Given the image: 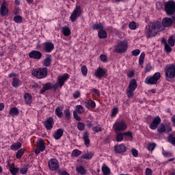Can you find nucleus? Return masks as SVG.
Segmentation results:
<instances>
[{
    "label": "nucleus",
    "instance_id": "nucleus-42",
    "mask_svg": "<svg viewBox=\"0 0 175 175\" xmlns=\"http://www.w3.org/2000/svg\"><path fill=\"white\" fill-rule=\"evenodd\" d=\"M79 155H81V151L77 149L74 150L71 154V157H75L76 158H77V157H79Z\"/></svg>",
    "mask_w": 175,
    "mask_h": 175
},
{
    "label": "nucleus",
    "instance_id": "nucleus-10",
    "mask_svg": "<svg viewBox=\"0 0 175 175\" xmlns=\"http://www.w3.org/2000/svg\"><path fill=\"white\" fill-rule=\"evenodd\" d=\"M50 170L55 171L59 169V162L56 159H51L48 163Z\"/></svg>",
    "mask_w": 175,
    "mask_h": 175
},
{
    "label": "nucleus",
    "instance_id": "nucleus-6",
    "mask_svg": "<svg viewBox=\"0 0 175 175\" xmlns=\"http://www.w3.org/2000/svg\"><path fill=\"white\" fill-rule=\"evenodd\" d=\"M161 79V73L156 72L152 76L147 77L145 79V83L150 85H154L158 83V80Z\"/></svg>",
    "mask_w": 175,
    "mask_h": 175
},
{
    "label": "nucleus",
    "instance_id": "nucleus-54",
    "mask_svg": "<svg viewBox=\"0 0 175 175\" xmlns=\"http://www.w3.org/2000/svg\"><path fill=\"white\" fill-rule=\"evenodd\" d=\"M92 131L93 132H94V133H98V132H102V127L100 126H94L92 128Z\"/></svg>",
    "mask_w": 175,
    "mask_h": 175
},
{
    "label": "nucleus",
    "instance_id": "nucleus-49",
    "mask_svg": "<svg viewBox=\"0 0 175 175\" xmlns=\"http://www.w3.org/2000/svg\"><path fill=\"white\" fill-rule=\"evenodd\" d=\"M27 172H28V166L27 165L20 169L21 174H27Z\"/></svg>",
    "mask_w": 175,
    "mask_h": 175
},
{
    "label": "nucleus",
    "instance_id": "nucleus-60",
    "mask_svg": "<svg viewBox=\"0 0 175 175\" xmlns=\"http://www.w3.org/2000/svg\"><path fill=\"white\" fill-rule=\"evenodd\" d=\"M73 98L75 99H77V98H80V92L79 91H76L74 94H73Z\"/></svg>",
    "mask_w": 175,
    "mask_h": 175
},
{
    "label": "nucleus",
    "instance_id": "nucleus-14",
    "mask_svg": "<svg viewBox=\"0 0 175 175\" xmlns=\"http://www.w3.org/2000/svg\"><path fill=\"white\" fill-rule=\"evenodd\" d=\"M114 151L116 154H122L126 151V146L124 144L114 146Z\"/></svg>",
    "mask_w": 175,
    "mask_h": 175
},
{
    "label": "nucleus",
    "instance_id": "nucleus-12",
    "mask_svg": "<svg viewBox=\"0 0 175 175\" xmlns=\"http://www.w3.org/2000/svg\"><path fill=\"white\" fill-rule=\"evenodd\" d=\"M161 121L162 120L159 116L154 117L153 118V120L150 123L149 128H150L153 131H155V129H157V128H158V126H159V124H161Z\"/></svg>",
    "mask_w": 175,
    "mask_h": 175
},
{
    "label": "nucleus",
    "instance_id": "nucleus-1",
    "mask_svg": "<svg viewBox=\"0 0 175 175\" xmlns=\"http://www.w3.org/2000/svg\"><path fill=\"white\" fill-rule=\"evenodd\" d=\"M175 23V20H172V18L165 17L163 18L162 23L159 21H153L150 22L148 28L146 30V35L148 38H154V36H157L160 31H163V27L167 28L169 27H172V25Z\"/></svg>",
    "mask_w": 175,
    "mask_h": 175
},
{
    "label": "nucleus",
    "instance_id": "nucleus-35",
    "mask_svg": "<svg viewBox=\"0 0 175 175\" xmlns=\"http://www.w3.org/2000/svg\"><path fill=\"white\" fill-rule=\"evenodd\" d=\"M21 142H16L15 144L11 146V150H14V151H17L19 148H21Z\"/></svg>",
    "mask_w": 175,
    "mask_h": 175
},
{
    "label": "nucleus",
    "instance_id": "nucleus-55",
    "mask_svg": "<svg viewBox=\"0 0 175 175\" xmlns=\"http://www.w3.org/2000/svg\"><path fill=\"white\" fill-rule=\"evenodd\" d=\"M131 54L133 57H137L140 54V51L139 49H135L132 51Z\"/></svg>",
    "mask_w": 175,
    "mask_h": 175
},
{
    "label": "nucleus",
    "instance_id": "nucleus-41",
    "mask_svg": "<svg viewBox=\"0 0 175 175\" xmlns=\"http://www.w3.org/2000/svg\"><path fill=\"white\" fill-rule=\"evenodd\" d=\"M76 111L79 114H83L84 113V107H83L81 105H77L76 106Z\"/></svg>",
    "mask_w": 175,
    "mask_h": 175
},
{
    "label": "nucleus",
    "instance_id": "nucleus-17",
    "mask_svg": "<svg viewBox=\"0 0 175 175\" xmlns=\"http://www.w3.org/2000/svg\"><path fill=\"white\" fill-rule=\"evenodd\" d=\"M106 75V69L98 67L96 72H94V76L98 77V79H102Z\"/></svg>",
    "mask_w": 175,
    "mask_h": 175
},
{
    "label": "nucleus",
    "instance_id": "nucleus-16",
    "mask_svg": "<svg viewBox=\"0 0 175 175\" xmlns=\"http://www.w3.org/2000/svg\"><path fill=\"white\" fill-rule=\"evenodd\" d=\"M42 56V53L39 51H31L29 54V58H33V59H40Z\"/></svg>",
    "mask_w": 175,
    "mask_h": 175
},
{
    "label": "nucleus",
    "instance_id": "nucleus-47",
    "mask_svg": "<svg viewBox=\"0 0 175 175\" xmlns=\"http://www.w3.org/2000/svg\"><path fill=\"white\" fill-rule=\"evenodd\" d=\"M77 128L79 131H84L85 129V124L83 122H79L77 124Z\"/></svg>",
    "mask_w": 175,
    "mask_h": 175
},
{
    "label": "nucleus",
    "instance_id": "nucleus-34",
    "mask_svg": "<svg viewBox=\"0 0 175 175\" xmlns=\"http://www.w3.org/2000/svg\"><path fill=\"white\" fill-rule=\"evenodd\" d=\"M144 57H146V54H144V53H141L139 58V65L142 68H143V64H144Z\"/></svg>",
    "mask_w": 175,
    "mask_h": 175
},
{
    "label": "nucleus",
    "instance_id": "nucleus-29",
    "mask_svg": "<svg viewBox=\"0 0 175 175\" xmlns=\"http://www.w3.org/2000/svg\"><path fill=\"white\" fill-rule=\"evenodd\" d=\"M25 100L26 102L27 105H31V103L32 102V96L29 93H25Z\"/></svg>",
    "mask_w": 175,
    "mask_h": 175
},
{
    "label": "nucleus",
    "instance_id": "nucleus-38",
    "mask_svg": "<svg viewBox=\"0 0 175 175\" xmlns=\"http://www.w3.org/2000/svg\"><path fill=\"white\" fill-rule=\"evenodd\" d=\"M93 29H96V30H102L103 29L104 27H103V24L99 23L98 24H94L92 26Z\"/></svg>",
    "mask_w": 175,
    "mask_h": 175
},
{
    "label": "nucleus",
    "instance_id": "nucleus-33",
    "mask_svg": "<svg viewBox=\"0 0 175 175\" xmlns=\"http://www.w3.org/2000/svg\"><path fill=\"white\" fill-rule=\"evenodd\" d=\"M44 66L49 67L51 65V57L47 56L42 62Z\"/></svg>",
    "mask_w": 175,
    "mask_h": 175
},
{
    "label": "nucleus",
    "instance_id": "nucleus-61",
    "mask_svg": "<svg viewBox=\"0 0 175 175\" xmlns=\"http://www.w3.org/2000/svg\"><path fill=\"white\" fill-rule=\"evenodd\" d=\"M100 58L103 62H106V61H107V57L106 55H100Z\"/></svg>",
    "mask_w": 175,
    "mask_h": 175
},
{
    "label": "nucleus",
    "instance_id": "nucleus-45",
    "mask_svg": "<svg viewBox=\"0 0 175 175\" xmlns=\"http://www.w3.org/2000/svg\"><path fill=\"white\" fill-rule=\"evenodd\" d=\"M167 42H168V45L170 46L171 47H173L174 46L175 40L172 36L169 37Z\"/></svg>",
    "mask_w": 175,
    "mask_h": 175
},
{
    "label": "nucleus",
    "instance_id": "nucleus-2",
    "mask_svg": "<svg viewBox=\"0 0 175 175\" xmlns=\"http://www.w3.org/2000/svg\"><path fill=\"white\" fill-rule=\"evenodd\" d=\"M167 81H172L175 77V64H168L164 68Z\"/></svg>",
    "mask_w": 175,
    "mask_h": 175
},
{
    "label": "nucleus",
    "instance_id": "nucleus-24",
    "mask_svg": "<svg viewBox=\"0 0 175 175\" xmlns=\"http://www.w3.org/2000/svg\"><path fill=\"white\" fill-rule=\"evenodd\" d=\"M136 88H137V82H136V79H132L130 81L127 89L131 90L132 91H135Z\"/></svg>",
    "mask_w": 175,
    "mask_h": 175
},
{
    "label": "nucleus",
    "instance_id": "nucleus-7",
    "mask_svg": "<svg viewBox=\"0 0 175 175\" xmlns=\"http://www.w3.org/2000/svg\"><path fill=\"white\" fill-rule=\"evenodd\" d=\"M116 53H125L128 49V42L126 41H121L120 42H118L115 46Z\"/></svg>",
    "mask_w": 175,
    "mask_h": 175
},
{
    "label": "nucleus",
    "instance_id": "nucleus-36",
    "mask_svg": "<svg viewBox=\"0 0 175 175\" xmlns=\"http://www.w3.org/2000/svg\"><path fill=\"white\" fill-rule=\"evenodd\" d=\"M92 157H94V153L91 152L81 155L82 159H92Z\"/></svg>",
    "mask_w": 175,
    "mask_h": 175
},
{
    "label": "nucleus",
    "instance_id": "nucleus-52",
    "mask_svg": "<svg viewBox=\"0 0 175 175\" xmlns=\"http://www.w3.org/2000/svg\"><path fill=\"white\" fill-rule=\"evenodd\" d=\"M111 113V117H115V116H117V113H118V108H113Z\"/></svg>",
    "mask_w": 175,
    "mask_h": 175
},
{
    "label": "nucleus",
    "instance_id": "nucleus-53",
    "mask_svg": "<svg viewBox=\"0 0 175 175\" xmlns=\"http://www.w3.org/2000/svg\"><path fill=\"white\" fill-rule=\"evenodd\" d=\"M152 69V66H151V64H148L145 66V73H148Z\"/></svg>",
    "mask_w": 175,
    "mask_h": 175
},
{
    "label": "nucleus",
    "instance_id": "nucleus-44",
    "mask_svg": "<svg viewBox=\"0 0 175 175\" xmlns=\"http://www.w3.org/2000/svg\"><path fill=\"white\" fill-rule=\"evenodd\" d=\"M155 147H157V144H155V143H149L148 144V151H154V150H155Z\"/></svg>",
    "mask_w": 175,
    "mask_h": 175
},
{
    "label": "nucleus",
    "instance_id": "nucleus-30",
    "mask_svg": "<svg viewBox=\"0 0 175 175\" xmlns=\"http://www.w3.org/2000/svg\"><path fill=\"white\" fill-rule=\"evenodd\" d=\"M76 170L77 173H79V174H85L87 173V170H85V168L83 165H79L76 167Z\"/></svg>",
    "mask_w": 175,
    "mask_h": 175
},
{
    "label": "nucleus",
    "instance_id": "nucleus-56",
    "mask_svg": "<svg viewBox=\"0 0 175 175\" xmlns=\"http://www.w3.org/2000/svg\"><path fill=\"white\" fill-rule=\"evenodd\" d=\"M73 116H74V118L77 120V121H81V118L79 116V115L77 114V111H73Z\"/></svg>",
    "mask_w": 175,
    "mask_h": 175
},
{
    "label": "nucleus",
    "instance_id": "nucleus-57",
    "mask_svg": "<svg viewBox=\"0 0 175 175\" xmlns=\"http://www.w3.org/2000/svg\"><path fill=\"white\" fill-rule=\"evenodd\" d=\"M164 47L167 53H170L172 51V47L170 46V45H168V44H165V45H164Z\"/></svg>",
    "mask_w": 175,
    "mask_h": 175
},
{
    "label": "nucleus",
    "instance_id": "nucleus-37",
    "mask_svg": "<svg viewBox=\"0 0 175 175\" xmlns=\"http://www.w3.org/2000/svg\"><path fill=\"white\" fill-rule=\"evenodd\" d=\"M62 32L64 36H69L70 35V29L68 27H64L62 29Z\"/></svg>",
    "mask_w": 175,
    "mask_h": 175
},
{
    "label": "nucleus",
    "instance_id": "nucleus-32",
    "mask_svg": "<svg viewBox=\"0 0 175 175\" xmlns=\"http://www.w3.org/2000/svg\"><path fill=\"white\" fill-rule=\"evenodd\" d=\"M98 35L100 39H106L107 38V33L103 29L99 30Z\"/></svg>",
    "mask_w": 175,
    "mask_h": 175
},
{
    "label": "nucleus",
    "instance_id": "nucleus-4",
    "mask_svg": "<svg viewBox=\"0 0 175 175\" xmlns=\"http://www.w3.org/2000/svg\"><path fill=\"white\" fill-rule=\"evenodd\" d=\"M47 68H36L31 71V75L37 79H44L47 76Z\"/></svg>",
    "mask_w": 175,
    "mask_h": 175
},
{
    "label": "nucleus",
    "instance_id": "nucleus-43",
    "mask_svg": "<svg viewBox=\"0 0 175 175\" xmlns=\"http://www.w3.org/2000/svg\"><path fill=\"white\" fill-rule=\"evenodd\" d=\"M24 155V149H20L17 151L16 158L17 159H21V157Z\"/></svg>",
    "mask_w": 175,
    "mask_h": 175
},
{
    "label": "nucleus",
    "instance_id": "nucleus-13",
    "mask_svg": "<svg viewBox=\"0 0 175 175\" xmlns=\"http://www.w3.org/2000/svg\"><path fill=\"white\" fill-rule=\"evenodd\" d=\"M68 79H69V75L68 74H64L62 76H59L57 77V83H55V84H57V88L58 87H60V88L62 87V85H64V84L65 83V81H66L68 80Z\"/></svg>",
    "mask_w": 175,
    "mask_h": 175
},
{
    "label": "nucleus",
    "instance_id": "nucleus-5",
    "mask_svg": "<svg viewBox=\"0 0 175 175\" xmlns=\"http://www.w3.org/2000/svg\"><path fill=\"white\" fill-rule=\"evenodd\" d=\"M128 128V124L125 121L120 120L114 123L113 129L114 132H124Z\"/></svg>",
    "mask_w": 175,
    "mask_h": 175
},
{
    "label": "nucleus",
    "instance_id": "nucleus-27",
    "mask_svg": "<svg viewBox=\"0 0 175 175\" xmlns=\"http://www.w3.org/2000/svg\"><path fill=\"white\" fill-rule=\"evenodd\" d=\"M84 103H85V107L87 109H90V107H92V109H94L96 106V104L95 103V101H94L91 99L89 100L88 102H84Z\"/></svg>",
    "mask_w": 175,
    "mask_h": 175
},
{
    "label": "nucleus",
    "instance_id": "nucleus-51",
    "mask_svg": "<svg viewBox=\"0 0 175 175\" xmlns=\"http://www.w3.org/2000/svg\"><path fill=\"white\" fill-rule=\"evenodd\" d=\"M129 27L130 28V29H136L137 28V25H136V23L133 21V22H131L129 25Z\"/></svg>",
    "mask_w": 175,
    "mask_h": 175
},
{
    "label": "nucleus",
    "instance_id": "nucleus-40",
    "mask_svg": "<svg viewBox=\"0 0 175 175\" xmlns=\"http://www.w3.org/2000/svg\"><path fill=\"white\" fill-rule=\"evenodd\" d=\"M102 172L104 175H109L110 174V168L107 166H103Z\"/></svg>",
    "mask_w": 175,
    "mask_h": 175
},
{
    "label": "nucleus",
    "instance_id": "nucleus-62",
    "mask_svg": "<svg viewBox=\"0 0 175 175\" xmlns=\"http://www.w3.org/2000/svg\"><path fill=\"white\" fill-rule=\"evenodd\" d=\"M163 155L164 157H166L167 158H170V156L172 155V152H163Z\"/></svg>",
    "mask_w": 175,
    "mask_h": 175
},
{
    "label": "nucleus",
    "instance_id": "nucleus-28",
    "mask_svg": "<svg viewBox=\"0 0 175 175\" xmlns=\"http://www.w3.org/2000/svg\"><path fill=\"white\" fill-rule=\"evenodd\" d=\"M62 110H64V109H63L62 107H61V106H58L55 109V113L59 118H62V116H64V113H62Z\"/></svg>",
    "mask_w": 175,
    "mask_h": 175
},
{
    "label": "nucleus",
    "instance_id": "nucleus-9",
    "mask_svg": "<svg viewBox=\"0 0 175 175\" xmlns=\"http://www.w3.org/2000/svg\"><path fill=\"white\" fill-rule=\"evenodd\" d=\"M157 132L160 135L162 133H170V132H172V126L170 125V124H168L166 126L163 124H161L158 127Z\"/></svg>",
    "mask_w": 175,
    "mask_h": 175
},
{
    "label": "nucleus",
    "instance_id": "nucleus-8",
    "mask_svg": "<svg viewBox=\"0 0 175 175\" xmlns=\"http://www.w3.org/2000/svg\"><path fill=\"white\" fill-rule=\"evenodd\" d=\"M80 16H81V7L77 5L70 17L72 23H75Z\"/></svg>",
    "mask_w": 175,
    "mask_h": 175
},
{
    "label": "nucleus",
    "instance_id": "nucleus-15",
    "mask_svg": "<svg viewBox=\"0 0 175 175\" xmlns=\"http://www.w3.org/2000/svg\"><path fill=\"white\" fill-rule=\"evenodd\" d=\"M44 125L48 131L53 129V125H54V119L49 117L44 122Z\"/></svg>",
    "mask_w": 175,
    "mask_h": 175
},
{
    "label": "nucleus",
    "instance_id": "nucleus-11",
    "mask_svg": "<svg viewBox=\"0 0 175 175\" xmlns=\"http://www.w3.org/2000/svg\"><path fill=\"white\" fill-rule=\"evenodd\" d=\"M58 89V84H53L51 85V83H46L43 85L42 88L40 91V94H44L46 91H49V90H57Z\"/></svg>",
    "mask_w": 175,
    "mask_h": 175
},
{
    "label": "nucleus",
    "instance_id": "nucleus-58",
    "mask_svg": "<svg viewBox=\"0 0 175 175\" xmlns=\"http://www.w3.org/2000/svg\"><path fill=\"white\" fill-rule=\"evenodd\" d=\"M156 8L158 9V10H161L163 8V4L161 2H157L156 4Z\"/></svg>",
    "mask_w": 175,
    "mask_h": 175
},
{
    "label": "nucleus",
    "instance_id": "nucleus-22",
    "mask_svg": "<svg viewBox=\"0 0 175 175\" xmlns=\"http://www.w3.org/2000/svg\"><path fill=\"white\" fill-rule=\"evenodd\" d=\"M37 144L40 150H41V152H42V151H44V150H46V146H45L46 143L42 138H40L38 139Z\"/></svg>",
    "mask_w": 175,
    "mask_h": 175
},
{
    "label": "nucleus",
    "instance_id": "nucleus-19",
    "mask_svg": "<svg viewBox=\"0 0 175 175\" xmlns=\"http://www.w3.org/2000/svg\"><path fill=\"white\" fill-rule=\"evenodd\" d=\"M8 13H9V10L6 8V1H3L0 8V14L5 16Z\"/></svg>",
    "mask_w": 175,
    "mask_h": 175
},
{
    "label": "nucleus",
    "instance_id": "nucleus-23",
    "mask_svg": "<svg viewBox=\"0 0 175 175\" xmlns=\"http://www.w3.org/2000/svg\"><path fill=\"white\" fill-rule=\"evenodd\" d=\"M63 135L64 130H62V129H59L53 135V137L54 139H55V140H59V139H61V137H62Z\"/></svg>",
    "mask_w": 175,
    "mask_h": 175
},
{
    "label": "nucleus",
    "instance_id": "nucleus-64",
    "mask_svg": "<svg viewBox=\"0 0 175 175\" xmlns=\"http://www.w3.org/2000/svg\"><path fill=\"white\" fill-rule=\"evenodd\" d=\"M146 175H152V170L150 168H147L145 172Z\"/></svg>",
    "mask_w": 175,
    "mask_h": 175
},
{
    "label": "nucleus",
    "instance_id": "nucleus-50",
    "mask_svg": "<svg viewBox=\"0 0 175 175\" xmlns=\"http://www.w3.org/2000/svg\"><path fill=\"white\" fill-rule=\"evenodd\" d=\"M14 23H20L23 21V17L21 16H16L14 17Z\"/></svg>",
    "mask_w": 175,
    "mask_h": 175
},
{
    "label": "nucleus",
    "instance_id": "nucleus-18",
    "mask_svg": "<svg viewBox=\"0 0 175 175\" xmlns=\"http://www.w3.org/2000/svg\"><path fill=\"white\" fill-rule=\"evenodd\" d=\"M44 51L45 53H51L53 50H54V44L53 42H45L44 43Z\"/></svg>",
    "mask_w": 175,
    "mask_h": 175
},
{
    "label": "nucleus",
    "instance_id": "nucleus-46",
    "mask_svg": "<svg viewBox=\"0 0 175 175\" xmlns=\"http://www.w3.org/2000/svg\"><path fill=\"white\" fill-rule=\"evenodd\" d=\"M81 73L83 76H86L87 74L88 73V69L87 68V66H83L81 68Z\"/></svg>",
    "mask_w": 175,
    "mask_h": 175
},
{
    "label": "nucleus",
    "instance_id": "nucleus-31",
    "mask_svg": "<svg viewBox=\"0 0 175 175\" xmlns=\"http://www.w3.org/2000/svg\"><path fill=\"white\" fill-rule=\"evenodd\" d=\"M18 109L17 107H13L10 109L9 114L12 117H14V116H18Z\"/></svg>",
    "mask_w": 175,
    "mask_h": 175
},
{
    "label": "nucleus",
    "instance_id": "nucleus-48",
    "mask_svg": "<svg viewBox=\"0 0 175 175\" xmlns=\"http://www.w3.org/2000/svg\"><path fill=\"white\" fill-rule=\"evenodd\" d=\"M133 91L135 90H132L131 89H126V95L128 96V98H133Z\"/></svg>",
    "mask_w": 175,
    "mask_h": 175
},
{
    "label": "nucleus",
    "instance_id": "nucleus-25",
    "mask_svg": "<svg viewBox=\"0 0 175 175\" xmlns=\"http://www.w3.org/2000/svg\"><path fill=\"white\" fill-rule=\"evenodd\" d=\"M12 85L15 88L17 87H20V85H21V81H20V79L17 78V77H14L12 79Z\"/></svg>",
    "mask_w": 175,
    "mask_h": 175
},
{
    "label": "nucleus",
    "instance_id": "nucleus-26",
    "mask_svg": "<svg viewBox=\"0 0 175 175\" xmlns=\"http://www.w3.org/2000/svg\"><path fill=\"white\" fill-rule=\"evenodd\" d=\"M116 140L118 142H122L124 140V133L120 131H115Z\"/></svg>",
    "mask_w": 175,
    "mask_h": 175
},
{
    "label": "nucleus",
    "instance_id": "nucleus-39",
    "mask_svg": "<svg viewBox=\"0 0 175 175\" xmlns=\"http://www.w3.org/2000/svg\"><path fill=\"white\" fill-rule=\"evenodd\" d=\"M167 140L172 146H175V137L173 135L170 134L167 137Z\"/></svg>",
    "mask_w": 175,
    "mask_h": 175
},
{
    "label": "nucleus",
    "instance_id": "nucleus-3",
    "mask_svg": "<svg viewBox=\"0 0 175 175\" xmlns=\"http://www.w3.org/2000/svg\"><path fill=\"white\" fill-rule=\"evenodd\" d=\"M165 12L167 16H172V18L175 20V2L174 1H168L165 3Z\"/></svg>",
    "mask_w": 175,
    "mask_h": 175
},
{
    "label": "nucleus",
    "instance_id": "nucleus-21",
    "mask_svg": "<svg viewBox=\"0 0 175 175\" xmlns=\"http://www.w3.org/2000/svg\"><path fill=\"white\" fill-rule=\"evenodd\" d=\"M8 165H9V170L11 174L17 175V173H18V171L20 170V169H18V167H16L14 165V163H12V165H10V163H8Z\"/></svg>",
    "mask_w": 175,
    "mask_h": 175
},
{
    "label": "nucleus",
    "instance_id": "nucleus-63",
    "mask_svg": "<svg viewBox=\"0 0 175 175\" xmlns=\"http://www.w3.org/2000/svg\"><path fill=\"white\" fill-rule=\"evenodd\" d=\"M123 136H128V137H132V132L131 131H127L123 133Z\"/></svg>",
    "mask_w": 175,
    "mask_h": 175
},
{
    "label": "nucleus",
    "instance_id": "nucleus-59",
    "mask_svg": "<svg viewBox=\"0 0 175 175\" xmlns=\"http://www.w3.org/2000/svg\"><path fill=\"white\" fill-rule=\"evenodd\" d=\"M131 154L133 155V157H135V158H137V157L139 155V153L137 152V150L136 149H133L131 150Z\"/></svg>",
    "mask_w": 175,
    "mask_h": 175
},
{
    "label": "nucleus",
    "instance_id": "nucleus-20",
    "mask_svg": "<svg viewBox=\"0 0 175 175\" xmlns=\"http://www.w3.org/2000/svg\"><path fill=\"white\" fill-rule=\"evenodd\" d=\"M83 140L84 141V144L86 147H90V133L88 131H85L82 137Z\"/></svg>",
    "mask_w": 175,
    "mask_h": 175
}]
</instances>
